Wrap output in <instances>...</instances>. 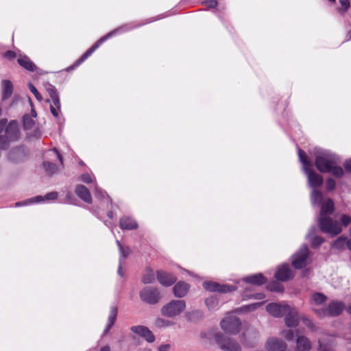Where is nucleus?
<instances>
[{
	"mask_svg": "<svg viewBox=\"0 0 351 351\" xmlns=\"http://www.w3.org/2000/svg\"><path fill=\"white\" fill-rule=\"evenodd\" d=\"M338 163L337 156L326 151H319L315 155V165L320 172L330 173L337 178H341L344 171Z\"/></svg>",
	"mask_w": 351,
	"mask_h": 351,
	"instance_id": "obj_1",
	"label": "nucleus"
},
{
	"mask_svg": "<svg viewBox=\"0 0 351 351\" xmlns=\"http://www.w3.org/2000/svg\"><path fill=\"white\" fill-rule=\"evenodd\" d=\"M7 121H0V149H5L10 140L15 139L19 132L16 122L12 121L6 127Z\"/></svg>",
	"mask_w": 351,
	"mask_h": 351,
	"instance_id": "obj_2",
	"label": "nucleus"
},
{
	"mask_svg": "<svg viewBox=\"0 0 351 351\" xmlns=\"http://www.w3.org/2000/svg\"><path fill=\"white\" fill-rule=\"evenodd\" d=\"M44 86L51 98L50 99H47L46 102L50 103L51 101L50 111L54 117L58 118L61 114V104L57 89L49 83H45Z\"/></svg>",
	"mask_w": 351,
	"mask_h": 351,
	"instance_id": "obj_3",
	"label": "nucleus"
},
{
	"mask_svg": "<svg viewBox=\"0 0 351 351\" xmlns=\"http://www.w3.org/2000/svg\"><path fill=\"white\" fill-rule=\"evenodd\" d=\"M214 338L216 343L223 351H241V345L233 338L227 337L220 332H216Z\"/></svg>",
	"mask_w": 351,
	"mask_h": 351,
	"instance_id": "obj_4",
	"label": "nucleus"
},
{
	"mask_svg": "<svg viewBox=\"0 0 351 351\" xmlns=\"http://www.w3.org/2000/svg\"><path fill=\"white\" fill-rule=\"evenodd\" d=\"M318 223L320 230L331 236L337 235L341 232V226L339 223L330 217H319Z\"/></svg>",
	"mask_w": 351,
	"mask_h": 351,
	"instance_id": "obj_5",
	"label": "nucleus"
},
{
	"mask_svg": "<svg viewBox=\"0 0 351 351\" xmlns=\"http://www.w3.org/2000/svg\"><path fill=\"white\" fill-rule=\"evenodd\" d=\"M220 326L226 333L237 335L241 330V322L237 317L230 315L221 321Z\"/></svg>",
	"mask_w": 351,
	"mask_h": 351,
	"instance_id": "obj_6",
	"label": "nucleus"
},
{
	"mask_svg": "<svg viewBox=\"0 0 351 351\" xmlns=\"http://www.w3.org/2000/svg\"><path fill=\"white\" fill-rule=\"evenodd\" d=\"M123 29V27H120L117 28L110 32L108 33L104 36L101 37L99 40H98L90 49H88L71 66V69H74L78 66L80 64H82L86 59H87L99 46L100 45L106 41L107 39L110 38L111 36L115 35L118 33L121 29Z\"/></svg>",
	"mask_w": 351,
	"mask_h": 351,
	"instance_id": "obj_7",
	"label": "nucleus"
},
{
	"mask_svg": "<svg viewBox=\"0 0 351 351\" xmlns=\"http://www.w3.org/2000/svg\"><path fill=\"white\" fill-rule=\"evenodd\" d=\"M186 308L184 300H172L161 309V313L164 316L173 317L180 315Z\"/></svg>",
	"mask_w": 351,
	"mask_h": 351,
	"instance_id": "obj_8",
	"label": "nucleus"
},
{
	"mask_svg": "<svg viewBox=\"0 0 351 351\" xmlns=\"http://www.w3.org/2000/svg\"><path fill=\"white\" fill-rule=\"evenodd\" d=\"M345 308V304L341 301H332L328 304L327 307L322 308L321 310L317 311V315L319 317H336L339 315Z\"/></svg>",
	"mask_w": 351,
	"mask_h": 351,
	"instance_id": "obj_9",
	"label": "nucleus"
},
{
	"mask_svg": "<svg viewBox=\"0 0 351 351\" xmlns=\"http://www.w3.org/2000/svg\"><path fill=\"white\" fill-rule=\"evenodd\" d=\"M141 299L149 304H155L158 303L160 299V295L156 288L147 287L140 291Z\"/></svg>",
	"mask_w": 351,
	"mask_h": 351,
	"instance_id": "obj_10",
	"label": "nucleus"
},
{
	"mask_svg": "<svg viewBox=\"0 0 351 351\" xmlns=\"http://www.w3.org/2000/svg\"><path fill=\"white\" fill-rule=\"evenodd\" d=\"M308 256V248L306 245H303L293 256L292 265L297 269H302L306 266Z\"/></svg>",
	"mask_w": 351,
	"mask_h": 351,
	"instance_id": "obj_11",
	"label": "nucleus"
},
{
	"mask_svg": "<svg viewBox=\"0 0 351 351\" xmlns=\"http://www.w3.org/2000/svg\"><path fill=\"white\" fill-rule=\"evenodd\" d=\"M308 178L310 186L317 188L322 185L323 177L317 173L311 167H306L304 171Z\"/></svg>",
	"mask_w": 351,
	"mask_h": 351,
	"instance_id": "obj_12",
	"label": "nucleus"
},
{
	"mask_svg": "<svg viewBox=\"0 0 351 351\" xmlns=\"http://www.w3.org/2000/svg\"><path fill=\"white\" fill-rule=\"evenodd\" d=\"M203 286L206 290L222 293L231 292L235 289L233 286L220 285L215 282H206Z\"/></svg>",
	"mask_w": 351,
	"mask_h": 351,
	"instance_id": "obj_13",
	"label": "nucleus"
},
{
	"mask_svg": "<svg viewBox=\"0 0 351 351\" xmlns=\"http://www.w3.org/2000/svg\"><path fill=\"white\" fill-rule=\"evenodd\" d=\"M267 311L271 315L280 317L287 313L289 309V306L287 304H280L277 303L269 304L266 307Z\"/></svg>",
	"mask_w": 351,
	"mask_h": 351,
	"instance_id": "obj_14",
	"label": "nucleus"
},
{
	"mask_svg": "<svg viewBox=\"0 0 351 351\" xmlns=\"http://www.w3.org/2000/svg\"><path fill=\"white\" fill-rule=\"evenodd\" d=\"M266 348L269 351H286L287 343L276 337L269 338L266 343Z\"/></svg>",
	"mask_w": 351,
	"mask_h": 351,
	"instance_id": "obj_15",
	"label": "nucleus"
},
{
	"mask_svg": "<svg viewBox=\"0 0 351 351\" xmlns=\"http://www.w3.org/2000/svg\"><path fill=\"white\" fill-rule=\"evenodd\" d=\"M327 300V297L321 293H314L310 298V304L312 310L317 314V311L321 310L322 308H319L321 305L324 304Z\"/></svg>",
	"mask_w": 351,
	"mask_h": 351,
	"instance_id": "obj_16",
	"label": "nucleus"
},
{
	"mask_svg": "<svg viewBox=\"0 0 351 351\" xmlns=\"http://www.w3.org/2000/svg\"><path fill=\"white\" fill-rule=\"evenodd\" d=\"M317 351H334L335 342L330 336H324L318 339Z\"/></svg>",
	"mask_w": 351,
	"mask_h": 351,
	"instance_id": "obj_17",
	"label": "nucleus"
},
{
	"mask_svg": "<svg viewBox=\"0 0 351 351\" xmlns=\"http://www.w3.org/2000/svg\"><path fill=\"white\" fill-rule=\"evenodd\" d=\"M285 315V321L287 327H295L298 326L299 317L298 311L295 308H292L289 306V309Z\"/></svg>",
	"mask_w": 351,
	"mask_h": 351,
	"instance_id": "obj_18",
	"label": "nucleus"
},
{
	"mask_svg": "<svg viewBox=\"0 0 351 351\" xmlns=\"http://www.w3.org/2000/svg\"><path fill=\"white\" fill-rule=\"evenodd\" d=\"M253 334L250 332L243 333L240 337V340L244 346L247 348H253L256 343V339L258 337V333L255 330H253Z\"/></svg>",
	"mask_w": 351,
	"mask_h": 351,
	"instance_id": "obj_19",
	"label": "nucleus"
},
{
	"mask_svg": "<svg viewBox=\"0 0 351 351\" xmlns=\"http://www.w3.org/2000/svg\"><path fill=\"white\" fill-rule=\"evenodd\" d=\"M275 278L280 281H287L293 278V274L288 265H282L278 268Z\"/></svg>",
	"mask_w": 351,
	"mask_h": 351,
	"instance_id": "obj_20",
	"label": "nucleus"
},
{
	"mask_svg": "<svg viewBox=\"0 0 351 351\" xmlns=\"http://www.w3.org/2000/svg\"><path fill=\"white\" fill-rule=\"evenodd\" d=\"M158 280L164 286L169 287L176 281V278L171 274L158 270L157 271Z\"/></svg>",
	"mask_w": 351,
	"mask_h": 351,
	"instance_id": "obj_21",
	"label": "nucleus"
},
{
	"mask_svg": "<svg viewBox=\"0 0 351 351\" xmlns=\"http://www.w3.org/2000/svg\"><path fill=\"white\" fill-rule=\"evenodd\" d=\"M311 347V343L308 338L304 335L298 336L295 351H310Z\"/></svg>",
	"mask_w": 351,
	"mask_h": 351,
	"instance_id": "obj_22",
	"label": "nucleus"
},
{
	"mask_svg": "<svg viewBox=\"0 0 351 351\" xmlns=\"http://www.w3.org/2000/svg\"><path fill=\"white\" fill-rule=\"evenodd\" d=\"M243 281L248 284L261 286L267 282V278L261 273H258L245 277Z\"/></svg>",
	"mask_w": 351,
	"mask_h": 351,
	"instance_id": "obj_23",
	"label": "nucleus"
},
{
	"mask_svg": "<svg viewBox=\"0 0 351 351\" xmlns=\"http://www.w3.org/2000/svg\"><path fill=\"white\" fill-rule=\"evenodd\" d=\"M75 192L83 201L88 204L92 203V197L89 190L84 185L79 184L76 186Z\"/></svg>",
	"mask_w": 351,
	"mask_h": 351,
	"instance_id": "obj_24",
	"label": "nucleus"
},
{
	"mask_svg": "<svg viewBox=\"0 0 351 351\" xmlns=\"http://www.w3.org/2000/svg\"><path fill=\"white\" fill-rule=\"evenodd\" d=\"M2 101L9 99L13 93L14 87L12 82L8 80H3L1 82Z\"/></svg>",
	"mask_w": 351,
	"mask_h": 351,
	"instance_id": "obj_25",
	"label": "nucleus"
},
{
	"mask_svg": "<svg viewBox=\"0 0 351 351\" xmlns=\"http://www.w3.org/2000/svg\"><path fill=\"white\" fill-rule=\"evenodd\" d=\"M21 66L29 71H36L38 67L36 65L26 56H20L17 60Z\"/></svg>",
	"mask_w": 351,
	"mask_h": 351,
	"instance_id": "obj_26",
	"label": "nucleus"
},
{
	"mask_svg": "<svg viewBox=\"0 0 351 351\" xmlns=\"http://www.w3.org/2000/svg\"><path fill=\"white\" fill-rule=\"evenodd\" d=\"M189 285L184 282H179L173 287V293L177 298L184 297L188 292Z\"/></svg>",
	"mask_w": 351,
	"mask_h": 351,
	"instance_id": "obj_27",
	"label": "nucleus"
},
{
	"mask_svg": "<svg viewBox=\"0 0 351 351\" xmlns=\"http://www.w3.org/2000/svg\"><path fill=\"white\" fill-rule=\"evenodd\" d=\"M119 226L123 230H135L138 228V223L133 219L128 217H123L119 221Z\"/></svg>",
	"mask_w": 351,
	"mask_h": 351,
	"instance_id": "obj_28",
	"label": "nucleus"
},
{
	"mask_svg": "<svg viewBox=\"0 0 351 351\" xmlns=\"http://www.w3.org/2000/svg\"><path fill=\"white\" fill-rule=\"evenodd\" d=\"M118 313V309L116 306H111L110 314L108 319V324L106 326V328L104 331V335H106L108 331L110 330V328L113 326L114 324V322L116 321Z\"/></svg>",
	"mask_w": 351,
	"mask_h": 351,
	"instance_id": "obj_29",
	"label": "nucleus"
},
{
	"mask_svg": "<svg viewBox=\"0 0 351 351\" xmlns=\"http://www.w3.org/2000/svg\"><path fill=\"white\" fill-rule=\"evenodd\" d=\"M334 211V202L331 199H328L325 202H323L321 207L320 216L328 217L327 215H330Z\"/></svg>",
	"mask_w": 351,
	"mask_h": 351,
	"instance_id": "obj_30",
	"label": "nucleus"
},
{
	"mask_svg": "<svg viewBox=\"0 0 351 351\" xmlns=\"http://www.w3.org/2000/svg\"><path fill=\"white\" fill-rule=\"evenodd\" d=\"M155 280V274L152 269L147 268L142 278V281L145 284L152 283Z\"/></svg>",
	"mask_w": 351,
	"mask_h": 351,
	"instance_id": "obj_31",
	"label": "nucleus"
},
{
	"mask_svg": "<svg viewBox=\"0 0 351 351\" xmlns=\"http://www.w3.org/2000/svg\"><path fill=\"white\" fill-rule=\"evenodd\" d=\"M298 155H299L300 160L303 165L304 171H305L306 167H312L311 162L309 161L306 153L303 150H302L301 149H299Z\"/></svg>",
	"mask_w": 351,
	"mask_h": 351,
	"instance_id": "obj_32",
	"label": "nucleus"
},
{
	"mask_svg": "<svg viewBox=\"0 0 351 351\" xmlns=\"http://www.w3.org/2000/svg\"><path fill=\"white\" fill-rule=\"evenodd\" d=\"M43 199V196L38 195V196L28 199L25 201L18 202L15 203V206L19 207V206H26L29 204L42 202Z\"/></svg>",
	"mask_w": 351,
	"mask_h": 351,
	"instance_id": "obj_33",
	"label": "nucleus"
},
{
	"mask_svg": "<svg viewBox=\"0 0 351 351\" xmlns=\"http://www.w3.org/2000/svg\"><path fill=\"white\" fill-rule=\"evenodd\" d=\"M173 324V322L160 317H158L155 319L154 325L158 328H164L169 327Z\"/></svg>",
	"mask_w": 351,
	"mask_h": 351,
	"instance_id": "obj_34",
	"label": "nucleus"
},
{
	"mask_svg": "<svg viewBox=\"0 0 351 351\" xmlns=\"http://www.w3.org/2000/svg\"><path fill=\"white\" fill-rule=\"evenodd\" d=\"M347 241L346 239L343 237H340L338 239L335 240V241L333 243L332 246L334 248L340 250L343 249L345 245H347Z\"/></svg>",
	"mask_w": 351,
	"mask_h": 351,
	"instance_id": "obj_35",
	"label": "nucleus"
},
{
	"mask_svg": "<svg viewBox=\"0 0 351 351\" xmlns=\"http://www.w3.org/2000/svg\"><path fill=\"white\" fill-rule=\"evenodd\" d=\"M311 199L313 204H321L323 200L322 193L317 190H314L311 194Z\"/></svg>",
	"mask_w": 351,
	"mask_h": 351,
	"instance_id": "obj_36",
	"label": "nucleus"
},
{
	"mask_svg": "<svg viewBox=\"0 0 351 351\" xmlns=\"http://www.w3.org/2000/svg\"><path fill=\"white\" fill-rule=\"evenodd\" d=\"M148 329L149 328L147 327L144 326H134L131 327V330L133 332L141 337H143L145 335V333L147 331Z\"/></svg>",
	"mask_w": 351,
	"mask_h": 351,
	"instance_id": "obj_37",
	"label": "nucleus"
},
{
	"mask_svg": "<svg viewBox=\"0 0 351 351\" xmlns=\"http://www.w3.org/2000/svg\"><path fill=\"white\" fill-rule=\"evenodd\" d=\"M43 166L45 170L51 174L54 173L58 169L56 165L53 162H45Z\"/></svg>",
	"mask_w": 351,
	"mask_h": 351,
	"instance_id": "obj_38",
	"label": "nucleus"
},
{
	"mask_svg": "<svg viewBox=\"0 0 351 351\" xmlns=\"http://www.w3.org/2000/svg\"><path fill=\"white\" fill-rule=\"evenodd\" d=\"M301 319L303 322V323L305 324V326L309 328L310 330L313 331H315L317 330V328L314 323L312 322L311 319L307 318L305 316H302Z\"/></svg>",
	"mask_w": 351,
	"mask_h": 351,
	"instance_id": "obj_39",
	"label": "nucleus"
},
{
	"mask_svg": "<svg viewBox=\"0 0 351 351\" xmlns=\"http://www.w3.org/2000/svg\"><path fill=\"white\" fill-rule=\"evenodd\" d=\"M117 244L119 247L121 256L123 258H126L131 253V250L128 247H123L119 241H117Z\"/></svg>",
	"mask_w": 351,
	"mask_h": 351,
	"instance_id": "obj_40",
	"label": "nucleus"
},
{
	"mask_svg": "<svg viewBox=\"0 0 351 351\" xmlns=\"http://www.w3.org/2000/svg\"><path fill=\"white\" fill-rule=\"evenodd\" d=\"M34 125V121L29 115L26 114L23 117V126L25 129H31Z\"/></svg>",
	"mask_w": 351,
	"mask_h": 351,
	"instance_id": "obj_41",
	"label": "nucleus"
},
{
	"mask_svg": "<svg viewBox=\"0 0 351 351\" xmlns=\"http://www.w3.org/2000/svg\"><path fill=\"white\" fill-rule=\"evenodd\" d=\"M281 335L288 341H291L294 338V332L292 330H284L281 332Z\"/></svg>",
	"mask_w": 351,
	"mask_h": 351,
	"instance_id": "obj_42",
	"label": "nucleus"
},
{
	"mask_svg": "<svg viewBox=\"0 0 351 351\" xmlns=\"http://www.w3.org/2000/svg\"><path fill=\"white\" fill-rule=\"evenodd\" d=\"M339 3L341 5V8L339 10V12L341 14H344L350 6V1L349 0H339Z\"/></svg>",
	"mask_w": 351,
	"mask_h": 351,
	"instance_id": "obj_43",
	"label": "nucleus"
},
{
	"mask_svg": "<svg viewBox=\"0 0 351 351\" xmlns=\"http://www.w3.org/2000/svg\"><path fill=\"white\" fill-rule=\"evenodd\" d=\"M28 87L30 91L34 94L36 99L38 100L39 101H42V95L39 93L36 88L32 83H29Z\"/></svg>",
	"mask_w": 351,
	"mask_h": 351,
	"instance_id": "obj_44",
	"label": "nucleus"
},
{
	"mask_svg": "<svg viewBox=\"0 0 351 351\" xmlns=\"http://www.w3.org/2000/svg\"><path fill=\"white\" fill-rule=\"evenodd\" d=\"M269 289L271 291H276V292H282L284 290L283 287L280 284L276 282L269 285Z\"/></svg>",
	"mask_w": 351,
	"mask_h": 351,
	"instance_id": "obj_45",
	"label": "nucleus"
},
{
	"mask_svg": "<svg viewBox=\"0 0 351 351\" xmlns=\"http://www.w3.org/2000/svg\"><path fill=\"white\" fill-rule=\"evenodd\" d=\"M143 337L149 343H153L155 341V336L149 329L147 330Z\"/></svg>",
	"mask_w": 351,
	"mask_h": 351,
	"instance_id": "obj_46",
	"label": "nucleus"
},
{
	"mask_svg": "<svg viewBox=\"0 0 351 351\" xmlns=\"http://www.w3.org/2000/svg\"><path fill=\"white\" fill-rule=\"evenodd\" d=\"M336 182L332 178H328L326 180V189L328 191H332L335 189Z\"/></svg>",
	"mask_w": 351,
	"mask_h": 351,
	"instance_id": "obj_47",
	"label": "nucleus"
},
{
	"mask_svg": "<svg viewBox=\"0 0 351 351\" xmlns=\"http://www.w3.org/2000/svg\"><path fill=\"white\" fill-rule=\"evenodd\" d=\"M43 200H55L58 198V193L57 192H50L47 193L46 195L43 197Z\"/></svg>",
	"mask_w": 351,
	"mask_h": 351,
	"instance_id": "obj_48",
	"label": "nucleus"
},
{
	"mask_svg": "<svg viewBox=\"0 0 351 351\" xmlns=\"http://www.w3.org/2000/svg\"><path fill=\"white\" fill-rule=\"evenodd\" d=\"M3 57L8 60H12L16 58V53L14 51L8 50L5 52Z\"/></svg>",
	"mask_w": 351,
	"mask_h": 351,
	"instance_id": "obj_49",
	"label": "nucleus"
},
{
	"mask_svg": "<svg viewBox=\"0 0 351 351\" xmlns=\"http://www.w3.org/2000/svg\"><path fill=\"white\" fill-rule=\"evenodd\" d=\"M324 242V239L321 237H315L312 240V246L317 247Z\"/></svg>",
	"mask_w": 351,
	"mask_h": 351,
	"instance_id": "obj_50",
	"label": "nucleus"
},
{
	"mask_svg": "<svg viewBox=\"0 0 351 351\" xmlns=\"http://www.w3.org/2000/svg\"><path fill=\"white\" fill-rule=\"evenodd\" d=\"M341 223L346 226L351 223V217L348 215H343L340 218Z\"/></svg>",
	"mask_w": 351,
	"mask_h": 351,
	"instance_id": "obj_51",
	"label": "nucleus"
},
{
	"mask_svg": "<svg viewBox=\"0 0 351 351\" xmlns=\"http://www.w3.org/2000/svg\"><path fill=\"white\" fill-rule=\"evenodd\" d=\"M203 317V313L201 311H194L190 313V319L195 318H202Z\"/></svg>",
	"mask_w": 351,
	"mask_h": 351,
	"instance_id": "obj_52",
	"label": "nucleus"
},
{
	"mask_svg": "<svg viewBox=\"0 0 351 351\" xmlns=\"http://www.w3.org/2000/svg\"><path fill=\"white\" fill-rule=\"evenodd\" d=\"M80 180L84 183H91L93 182L90 176L88 173H84L81 176Z\"/></svg>",
	"mask_w": 351,
	"mask_h": 351,
	"instance_id": "obj_53",
	"label": "nucleus"
},
{
	"mask_svg": "<svg viewBox=\"0 0 351 351\" xmlns=\"http://www.w3.org/2000/svg\"><path fill=\"white\" fill-rule=\"evenodd\" d=\"M206 5L210 8H214L217 5V1L216 0H208L204 2Z\"/></svg>",
	"mask_w": 351,
	"mask_h": 351,
	"instance_id": "obj_54",
	"label": "nucleus"
},
{
	"mask_svg": "<svg viewBox=\"0 0 351 351\" xmlns=\"http://www.w3.org/2000/svg\"><path fill=\"white\" fill-rule=\"evenodd\" d=\"M345 169L351 173V159L346 160L344 163Z\"/></svg>",
	"mask_w": 351,
	"mask_h": 351,
	"instance_id": "obj_55",
	"label": "nucleus"
},
{
	"mask_svg": "<svg viewBox=\"0 0 351 351\" xmlns=\"http://www.w3.org/2000/svg\"><path fill=\"white\" fill-rule=\"evenodd\" d=\"M170 349L169 344H164L158 348V351H169Z\"/></svg>",
	"mask_w": 351,
	"mask_h": 351,
	"instance_id": "obj_56",
	"label": "nucleus"
},
{
	"mask_svg": "<svg viewBox=\"0 0 351 351\" xmlns=\"http://www.w3.org/2000/svg\"><path fill=\"white\" fill-rule=\"evenodd\" d=\"M261 303H255L248 306L250 310H254L257 306H260Z\"/></svg>",
	"mask_w": 351,
	"mask_h": 351,
	"instance_id": "obj_57",
	"label": "nucleus"
},
{
	"mask_svg": "<svg viewBox=\"0 0 351 351\" xmlns=\"http://www.w3.org/2000/svg\"><path fill=\"white\" fill-rule=\"evenodd\" d=\"M264 295L263 293H257L254 295H253V298H255V299H263L264 298Z\"/></svg>",
	"mask_w": 351,
	"mask_h": 351,
	"instance_id": "obj_58",
	"label": "nucleus"
},
{
	"mask_svg": "<svg viewBox=\"0 0 351 351\" xmlns=\"http://www.w3.org/2000/svg\"><path fill=\"white\" fill-rule=\"evenodd\" d=\"M118 274L119 276H121V277L123 276V270H122V266H121V264H120L119 267V269H118Z\"/></svg>",
	"mask_w": 351,
	"mask_h": 351,
	"instance_id": "obj_59",
	"label": "nucleus"
},
{
	"mask_svg": "<svg viewBox=\"0 0 351 351\" xmlns=\"http://www.w3.org/2000/svg\"><path fill=\"white\" fill-rule=\"evenodd\" d=\"M100 351H110V348L109 346H105L101 348Z\"/></svg>",
	"mask_w": 351,
	"mask_h": 351,
	"instance_id": "obj_60",
	"label": "nucleus"
},
{
	"mask_svg": "<svg viewBox=\"0 0 351 351\" xmlns=\"http://www.w3.org/2000/svg\"><path fill=\"white\" fill-rule=\"evenodd\" d=\"M347 247L351 251V239L347 241Z\"/></svg>",
	"mask_w": 351,
	"mask_h": 351,
	"instance_id": "obj_61",
	"label": "nucleus"
},
{
	"mask_svg": "<svg viewBox=\"0 0 351 351\" xmlns=\"http://www.w3.org/2000/svg\"><path fill=\"white\" fill-rule=\"evenodd\" d=\"M58 158L59 160L60 161V162L62 164L63 163L62 156L59 153H58Z\"/></svg>",
	"mask_w": 351,
	"mask_h": 351,
	"instance_id": "obj_62",
	"label": "nucleus"
},
{
	"mask_svg": "<svg viewBox=\"0 0 351 351\" xmlns=\"http://www.w3.org/2000/svg\"><path fill=\"white\" fill-rule=\"evenodd\" d=\"M108 216L110 218H112V211L108 212Z\"/></svg>",
	"mask_w": 351,
	"mask_h": 351,
	"instance_id": "obj_63",
	"label": "nucleus"
},
{
	"mask_svg": "<svg viewBox=\"0 0 351 351\" xmlns=\"http://www.w3.org/2000/svg\"><path fill=\"white\" fill-rule=\"evenodd\" d=\"M142 351H152V350L150 348H145Z\"/></svg>",
	"mask_w": 351,
	"mask_h": 351,
	"instance_id": "obj_64",
	"label": "nucleus"
}]
</instances>
